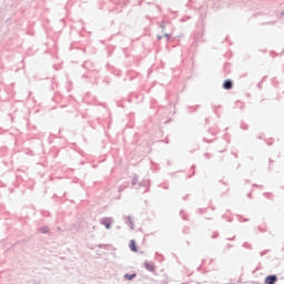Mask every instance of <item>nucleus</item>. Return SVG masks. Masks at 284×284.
<instances>
[{"label": "nucleus", "instance_id": "1", "mask_svg": "<svg viewBox=\"0 0 284 284\" xmlns=\"http://www.w3.org/2000/svg\"><path fill=\"white\" fill-rule=\"evenodd\" d=\"M276 281H278V277L276 275H268L265 277L264 283L265 284H276Z\"/></svg>", "mask_w": 284, "mask_h": 284}, {"label": "nucleus", "instance_id": "2", "mask_svg": "<svg viewBox=\"0 0 284 284\" xmlns=\"http://www.w3.org/2000/svg\"><path fill=\"white\" fill-rule=\"evenodd\" d=\"M129 247H130L131 252H139V248H136V242L134 240L130 241Z\"/></svg>", "mask_w": 284, "mask_h": 284}, {"label": "nucleus", "instance_id": "3", "mask_svg": "<svg viewBox=\"0 0 284 284\" xmlns=\"http://www.w3.org/2000/svg\"><path fill=\"white\" fill-rule=\"evenodd\" d=\"M232 82L231 80H225L224 83H223V88L224 90H232Z\"/></svg>", "mask_w": 284, "mask_h": 284}, {"label": "nucleus", "instance_id": "4", "mask_svg": "<svg viewBox=\"0 0 284 284\" xmlns=\"http://www.w3.org/2000/svg\"><path fill=\"white\" fill-rule=\"evenodd\" d=\"M145 267L146 270H149V272H154L155 266L153 263H145Z\"/></svg>", "mask_w": 284, "mask_h": 284}, {"label": "nucleus", "instance_id": "5", "mask_svg": "<svg viewBox=\"0 0 284 284\" xmlns=\"http://www.w3.org/2000/svg\"><path fill=\"white\" fill-rule=\"evenodd\" d=\"M102 225H104L106 230H110V220L109 219L102 220Z\"/></svg>", "mask_w": 284, "mask_h": 284}, {"label": "nucleus", "instance_id": "6", "mask_svg": "<svg viewBox=\"0 0 284 284\" xmlns=\"http://www.w3.org/2000/svg\"><path fill=\"white\" fill-rule=\"evenodd\" d=\"M125 278H128V281H132V278H136V274H132V275H125Z\"/></svg>", "mask_w": 284, "mask_h": 284}, {"label": "nucleus", "instance_id": "7", "mask_svg": "<svg viewBox=\"0 0 284 284\" xmlns=\"http://www.w3.org/2000/svg\"><path fill=\"white\" fill-rule=\"evenodd\" d=\"M41 232L47 233L48 229H41Z\"/></svg>", "mask_w": 284, "mask_h": 284}]
</instances>
